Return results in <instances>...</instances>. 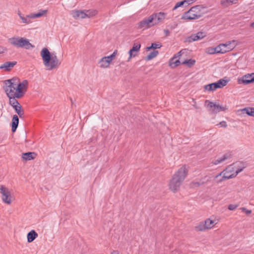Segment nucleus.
Returning <instances> with one entry per match:
<instances>
[{"label": "nucleus", "instance_id": "53", "mask_svg": "<svg viewBox=\"0 0 254 254\" xmlns=\"http://www.w3.org/2000/svg\"><path fill=\"white\" fill-rule=\"evenodd\" d=\"M181 52H182V51H180V52H179V53H178V54H178V57H180V56H181Z\"/></svg>", "mask_w": 254, "mask_h": 254}, {"label": "nucleus", "instance_id": "37", "mask_svg": "<svg viewBox=\"0 0 254 254\" xmlns=\"http://www.w3.org/2000/svg\"><path fill=\"white\" fill-rule=\"evenodd\" d=\"M204 224H205V226H206V229H211L215 225L214 221L210 220V219H207L205 221Z\"/></svg>", "mask_w": 254, "mask_h": 254}, {"label": "nucleus", "instance_id": "12", "mask_svg": "<svg viewBox=\"0 0 254 254\" xmlns=\"http://www.w3.org/2000/svg\"><path fill=\"white\" fill-rule=\"evenodd\" d=\"M234 167L236 169L235 173V176H237L239 173L242 172L244 168H245L247 164L246 162H237L233 164Z\"/></svg>", "mask_w": 254, "mask_h": 254}, {"label": "nucleus", "instance_id": "52", "mask_svg": "<svg viewBox=\"0 0 254 254\" xmlns=\"http://www.w3.org/2000/svg\"><path fill=\"white\" fill-rule=\"evenodd\" d=\"M111 254H120L119 252L117 251H114Z\"/></svg>", "mask_w": 254, "mask_h": 254}, {"label": "nucleus", "instance_id": "31", "mask_svg": "<svg viewBox=\"0 0 254 254\" xmlns=\"http://www.w3.org/2000/svg\"><path fill=\"white\" fill-rule=\"evenodd\" d=\"M176 58V57L174 56L173 58H172L169 64L170 65L172 68H175L177 67V66L181 64V62L179 60H176L175 61H174V60Z\"/></svg>", "mask_w": 254, "mask_h": 254}, {"label": "nucleus", "instance_id": "6", "mask_svg": "<svg viewBox=\"0 0 254 254\" xmlns=\"http://www.w3.org/2000/svg\"><path fill=\"white\" fill-rule=\"evenodd\" d=\"M205 105L207 106L209 111H210L211 113L212 114H216L220 111H225L227 109L226 107H222L219 105H216L213 102L207 100L205 101Z\"/></svg>", "mask_w": 254, "mask_h": 254}, {"label": "nucleus", "instance_id": "54", "mask_svg": "<svg viewBox=\"0 0 254 254\" xmlns=\"http://www.w3.org/2000/svg\"><path fill=\"white\" fill-rule=\"evenodd\" d=\"M251 26L252 27H254V22L251 23Z\"/></svg>", "mask_w": 254, "mask_h": 254}, {"label": "nucleus", "instance_id": "46", "mask_svg": "<svg viewBox=\"0 0 254 254\" xmlns=\"http://www.w3.org/2000/svg\"><path fill=\"white\" fill-rule=\"evenodd\" d=\"M241 209L243 212H245L247 215H249L252 213V210L247 209L245 207H242L241 208Z\"/></svg>", "mask_w": 254, "mask_h": 254}, {"label": "nucleus", "instance_id": "15", "mask_svg": "<svg viewBox=\"0 0 254 254\" xmlns=\"http://www.w3.org/2000/svg\"><path fill=\"white\" fill-rule=\"evenodd\" d=\"M232 156L233 155L231 152H228L224 154L221 158H219L215 160L213 162V164L215 165H218L227 159H230L232 158Z\"/></svg>", "mask_w": 254, "mask_h": 254}, {"label": "nucleus", "instance_id": "3", "mask_svg": "<svg viewBox=\"0 0 254 254\" xmlns=\"http://www.w3.org/2000/svg\"><path fill=\"white\" fill-rule=\"evenodd\" d=\"M203 13L201 11V6L199 5L192 7L187 12L184 13L182 19L194 20L201 17Z\"/></svg>", "mask_w": 254, "mask_h": 254}, {"label": "nucleus", "instance_id": "8", "mask_svg": "<svg viewBox=\"0 0 254 254\" xmlns=\"http://www.w3.org/2000/svg\"><path fill=\"white\" fill-rule=\"evenodd\" d=\"M153 17L149 16L147 18H145L137 23V27L139 29H147L154 26L152 20Z\"/></svg>", "mask_w": 254, "mask_h": 254}, {"label": "nucleus", "instance_id": "36", "mask_svg": "<svg viewBox=\"0 0 254 254\" xmlns=\"http://www.w3.org/2000/svg\"><path fill=\"white\" fill-rule=\"evenodd\" d=\"M158 54V51L154 50L146 57L145 60L147 61L151 60L155 57H156Z\"/></svg>", "mask_w": 254, "mask_h": 254}, {"label": "nucleus", "instance_id": "1", "mask_svg": "<svg viewBox=\"0 0 254 254\" xmlns=\"http://www.w3.org/2000/svg\"><path fill=\"white\" fill-rule=\"evenodd\" d=\"M188 170L185 166L180 168L173 175L170 181L169 189L174 192H177L186 177Z\"/></svg>", "mask_w": 254, "mask_h": 254}, {"label": "nucleus", "instance_id": "21", "mask_svg": "<svg viewBox=\"0 0 254 254\" xmlns=\"http://www.w3.org/2000/svg\"><path fill=\"white\" fill-rule=\"evenodd\" d=\"M20 79L17 77H13L11 79L5 80L4 84H9V86H16L20 83Z\"/></svg>", "mask_w": 254, "mask_h": 254}, {"label": "nucleus", "instance_id": "43", "mask_svg": "<svg viewBox=\"0 0 254 254\" xmlns=\"http://www.w3.org/2000/svg\"><path fill=\"white\" fill-rule=\"evenodd\" d=\"M117 54V50H115L110 56H107V59H109L111 62L115 59Z\"/></svg>", "mask_w": 254, "mask_h": 254}, {"label": "nucleus", "instance_id": "18", "mask_svg": "<svg viewBox=\"0 0 254 254\" xmlns=\"http://www.w3.org/2000/svg\"><path fill=\"white\" fill-rule=\"evenodd\" d=\"M19 124V118L17 115H14L13 116L12 122L11 123V131L13 133L15 132Z\"/></svg>", "mask_w": 254, "mask_h": 254}, {"label": "nucleus", "instance_id": "25", "mask_svg": "<svg viewBox=\"0 0 254 254\" xmlns=\"http://www.w3.org/2000/svg\"><path fill=\"white\" fill-rule=\"evenodd\" d=\"M111 62L109 59H107V57H104L102 58L99 62L100 67L102 68H107L109 67Z\"/></svg>", "mask_w": 254, "mask_h": 254}, {"label": "nucleus", "instance_id": "38", "mask_svg": "<svg viewBox=\"0 0 254 254\" xmlns=\"http://www.w3.org/2000/svg\"><path fill=\"white\" fill-rule=\"evenodd\" d=\"M195 63V60L192 59L186 60H185L182 64H186L188 66V67H191L192 65H193Z\"/></svg>", "mask_w": 254, "mask_h": 254}, {"label": "nucleus", "instance_id": "9", "mask_svg": "<svg viewBox=\"0 0 254 254\" xmlns=\"http://www.w3.org/2000/svg\"><path fill=\"white\" fill-rule=\"evenodd\" d=\"M166 13L162 12L154 13L151 15V17H153L152 20L154 25H156L159 22H162L165 18Z\"/></svg>", "mask_w": 254, "mask_h": 254}, {"label": "nucleus", "instance_id": "26", "mask_svg": "<svg viewBox=\"0 0 254 254\" xmlns=\"http://www.w3.org/2000/svg\"><path fill=\"white\" fill-rule=\"evenodd\" d=\"M242 114H247L248 116L254 117V108L246 107L241 110Z\"/></svg>", "mask_w": 254, "mask_h": 254}, {"label": "nucleus", "instance_id": "44", "mask_svg": "<svg viewBox=\"0 0 254 254\" xmlns=\"http://www.w3.org/2000/svg\"><path fill=\"white\" fill-rule=\"evenodd\" d=\"M208 53L210 54H217L215 48L213 47L208 48Z\"/></svg>", "mask_w": 254, "mask_h": 254}, {"label": "nucleus", "instance_id": "27", "mask_svg": "<svg viewBox=\"0 0 254 254\" xmlns=\"http://www.w3.org/2000/svg\"><path fill=\"white\" fill-rule=\"evenodd\" d=\"M238 0H221V4L224 7H227L233 4H236Z\"/></svg>", "mask_w": 254, "mask_h": 254}, {"label": "nucleus", "instance_id": "14", "mask_svg": "<svg viewBox=\"0 0 254 254\" xmlns=\"http://www.w3.org/2000/svg\"><path fill=\"white\" fill-rule=\"evenodd\" d=\"M71 14L72 17L75 19H77L79 18L81 19L85 18V11L82 10H73L71 11Z\"/></svg>", "mask_w": 254, "mask_h": 254}, {"label": "nucleus", "instance_id": "28", "mask_svg": "<svg viewBox=\"0 0 254 254\" xmlns=\"http://www.w3.org/2000/svg\"><path fill=\"white\" fill-rule=\"evenodd\" d=\"M13 109L20 118H24V111L22 110V106L20 104L18 106H14Z\"/></svg>", "mask_w": 254, "mask_h": 254}, {"label": "nucleus", "instance_id": "51", "mask_svg": "<svg viewBox=\"0 0 254 254\" xmlns=\"http://www.w3.org/2000/svg\"><path fill=\"white\" fill-rule=\"evenodd\" d=\"M252 75V80H251V81H252V83H254V73L251 74Z\"/></svg>", "mask_w": 254, "mask_h": 254}, {"label": "nucleus", "instance_id": "33", "mask_svg": "<svg viewBox=\"0 0 254 254\" xmlns=\"http://www.w3.org/2000/svg\"><path fill=\"white\" fill-rule=\"evenodd\" d=\"M228 81L224 79H220L216 82L217 88H221L226 86Z\"/></svg>", "mask_w": 254, "mask_h": 254}, {"label": "nucleus", "instance_id": "17", "mask_svg": "<svg viewBox=\"0 0 254 254\" xmlns=\"http://www.w3.org/2000/svg\"><path fill=\"white\" fill-rule=\"evenodd\" d=\"M236 41L233 40L231 41H228L225 43H223L224 46H223V49L226 50V53L232 50L236 46Z\"/></svg>", "mask_w": 254, "mask_h": 254}, {"label": "nucleus", "instance_id": "30", "mask_svg": "<svg viewBox=\"0 0 254 254\" xmlns=\"http://www.w3.org/2000/svg\"><path fill=\"white\" fill-rule=\"evenodd\" d=\"M204 89L209 91H214L218 89L216 82L208 84L204 86Z\"/></svg>", "mask_w": 254, "mask_h": 254}, {"label": "nucleus", "instance_id": "20", "mask_svg": "<svg viewBox=\"0 0 254 254\" xmlns=\"http://www.w3.org/2000/svg\"><path fill=\"white\" fill-rule=\"evenodd\" d=\"M3 89L7 96L13 95L16 91V88L15 86H9V84H5L3 86Z\"/></svg>", "mask_w": 254, "mask_h": 254}, {"label": "nucleus", "instance_id": "34", "mask_svg": "<svg viewBox=\"0 0 254 254\" xmlns=\"http://www.w3.org/2000/svg\"><path fill=\"white\" fill-rule=\"evenodd\" d=\"M192 0H184L179 2H178L175 6L174 7L173 10H175L177 8H178L179 7H181L183 5H184L185 3L187 4L188 5L189 4V2L191 1Z\"/></svg>", "mask_w": 254, "mask_h": 254}, {"label": "nucleus", "instance_id": "16", "mask_svg": "<svg viewBox=\"0 0 254 254\" xmlns=\"http://www.w3.org/2000/svg\"><path fill=\"white\" fill-rule=\"evenodd\" d=\"M37 156V153L34 152H27L22 153V158L23 160L28 161L34 159Z\"/></svg>", "mask_w": 254, "mask_h": 254}, {"label": "nucleus", "instance_id": "35", "mask_svg": "<svg viewBox=\"0 0 254 254\" xmlns=\"http://www.w3.org/2000/svg\"><path fill=\"white\" fill-rule=\"evenodd\" d=\"M206 227L204 222H201L198 225L195 226L194 229L196 231H203L206 230Z\"/></svg>", "mask_w": 254, "mask_h": 254}, {"label": "nucleus", "instance_id": "22", "mask_svg": "<svg viewBox=\"0 0 254 254\" xmlns=\"http://www.w3.org/2000/svg\"><path fill=\"white\" fill-rule=\"evenodd\" d=\"M9 98V104L13 108L14 106L19 105L20 103L18 102L16 99H20L22 97H17L15 96V94H13V95L7 96Z\"/></svg>", "mask_w": 254, "mask_h": 254}, {"label": "nucleus", "instance_id": "48", "mask_svg": "<svg viewBox=\"0 0 254 254\" xmlns=\"http://www.w3.org/2000/svg\"><path fill=\"white\" fill-rule=\"evenodd\" d=\"M219 125H220L221 127H227V123L225 121H222L220 122Z\"/></svg>", "mask_w": 254, "mask_h": 254}, {"label": "nucleus", "instance_id": "47", "mask_svg": "<svg viewBox=\"0 0 254 254\" xmlns=\"http://www.w3.org/2000/svg\"><path fill=\"white\" fill-rule=\"evenodd\" d=\"M238 207L237 205H234V204H230L228 206V209L230 210H235Z\"/></svg>", "mask_w": 254, "mask_h": 254}, {"label": "nucleus", "instance_id": "4", "mask_svg": "<svg viewBox=\"0 0 254 254\" xmlns=\"http://www.w3.org/2000/svg\"><path fill=\"white\" fill-rule=\"evenodd\" d=\"M9 42L16 48H24L26 49L33 48L34 46L27 39L22 37H12L8 39Z\"/></svg>", "mask_w": 254, "mask_h": 254}, {"label": "nucleus", "instance_id": "19", "mask_svg": "<svg viewBox=\"0 0 254 254\" xmlns=\"http://www.w3.org/2000/svg\"><path fill=\"white\" fill-rule=\"evenodd\" d=\"M252 75L250 74H246L243 76L242 78L239 79V83H243L245 85H247L252 83Z\"/></svg>", "mask_w": 254, "mask_h": 254}, {"label": "nucleus", "instance_id": "13", "mask_svg": "<svg viewBox=\"0 0 254 254\" xmlns=\"http://www.w3.org/2000/svg\"><path fill=\"white\" fill-rule=\"evenodd\" d=\"M17 64V62H6L0 66V69H4L5 71H9Z\"/></svg>", "mask_w": 254, "mask_h": 254}, {"label": "nucleus", "instance_id": "45", "mask_svg": "<svg viewBox=\"0 0 254 254\" xmlns=\"http://www.w3.org/2000/svg\"><path fill=\"white\" fill-rule=\"evenodd\" d=\"M236 176H235V173L233 174H231L229 176H226V175H224L223 176V178L224 179V180H228V179H231V178H233L235 177H236Z\"/></svg>", "mask_w": 254, "mask_h": 254}, {"label": "nucleus", "instance_id": "50", "mask_svg": "<svg viewBox=\"0 0 254 254\" xmlns=\"http://www.w3.org/2000/svg\"><path fill=\"white\" fill-rule=\"evenodd\" d=\"M164 32L165 34V36L166 37H168L170 35V31L168 30V29H164Z\"/></svg>", "mask_w": 254, "mask_h": 254}, {"label": "nucleus", "instance_id": "5", "mask_svg": "<svg viewBox=\"0 0 254 254\" xmlns=\"http://www.w3.org/2000/svg\"><path fill=\"white\" fill-rule=\"evenodd\" d=\"M28 85V82L27 80H24L22 82H20L15 88V96L17 97H22L27 91Z\"/></svg>", "mask_w": 254, "mask_h": 254}, {"label": "nucleus", "instance_id": "2", "mask_svg": "<svg viewBox=\"0 0 254 254\" xmlns=\"http://www.w3.org/2000/svg\"><path fill=\"white\" fill-rule=\"evenodd\" d=\"M41 56L44 65L48 67L49 69L55 68L61 64V62H59L56 54L50 53L46 48H44L42 50Z\"/></svg>", "mask_w": 254, "mask_h": 254}, {"label": "nucleus", "instance_id": "32", "mask_svg": "<svg viewBox=\"0 0 254 254\" xmlns=\"http://www.w3.org/2000/svg\"><path fill=\"white\" fill-rule=\"evenodd\" d=\"M86 18H90L93 16H95L97 14V11L96 10L89 9V10H84Z\"/></svg>", "mask_w": 254, "mask_h": 254}, {"label": "nucleus", "instance_id": "55", "mask_svg": "<svg viewBox=\"0 0 254 254\" xmlns=\"http://www.w3.org/2000/svg\"><path fill=\"white\" fill-rule=\"evenodd\" d=\"M70 101H71V102L72 103V99H70Z\"/></svg>", "mask_w": 254, "mask_h": 254}, {"label": "nucleus", "instance_id": "7", "mask_svg": "<svg viewBox=\"0 0 254 254\" xmlns=\"http://www.w3.org/2000/svg\"><path fill=\"white\" fill-rule=\"evenodd\" d=\"M0 192L2 194V201L6 204H10L12 202V197L10 194V192L9 191L8 189L4 186L1 185L0 188Z\"/></svg>", "mask_w": 254, "mask_h": 254}, {"label": "nucleus", "instance_id": "23", "mask_svg": "<svg viewBox=\"0 0 254 254\" xmlns=\"http://www.w3.org/2000/svg\"><path fill=\"white\" fill-rule=\"evenodd\" d=\"M37 233L34 230L30 231L27 235V242L28 243L32 242L37 237Z\"/></svg>", "mask_w": 254, "mask_h": 254}, {"label": "nucleus", "instance_id": "29", "mask_svg": "<svg viewBox=\"0 0 254 254\" xmlns=\"http://www.w3.org/2000/svg\"><path fill=\"white\" fill-rule=\"evenodd\" d=\"M210 177H208L207 176H205L202 179L200 180L199 182H197L194 183V184L197 186L199 187L201 185H204V184L209 182L210 181Z\"/></svg>", "mask_w": 254, "mask_h": 254}, {"label": "nucleus", "instance_id": "49", "mask_svg": "<svg viewBox=\"0 0 254 254\" xmlns=\"http://www.w3.org/2000/svg\"><path fill=\"white\" fill-rule=\"evenodd\" d=\"M7 48L2 46H0V54L3 53L7 51Z\"/></svg>", "mask_w": 254, "mask_h": 254}, {"label": "nucleus", "instance_id": "42", "mask_svg": "<svg viewBox=\"0 0 254 254\" xmlns=\"http://www.w3.org/2000/svg\"><path fill=\"white\" fill-rule=\"evenodd\" d=\"M18 14L19 16L21 19L22 20V22L23 23H29L30 20H28L26 18L23 16L22 15V14L21 13V12L19 11H18Z\"/></svg>", "mask_w": 254, "mask_h": 254}, {"label": "nucleus", "instance_id": "40", "mask_svg": "<svg viewBox=\"0 0 254 254\" xmlns=\"http://www.w3.org/2000/svg\"><path fill=\"white\" fill-rule=\"evenodd\" d=\"M223 46H224L223 44H220L218 46L215 47L217 54H224L226 53V50L223 49Z\"/></svg>", "mask_w": 254, "mask_h": 254}, {"label": "nucleus", "instance_id": "10", "mask_svg": "<svg viewBox=\"0 0 254 254\" xmlns=\"http://www.w3.org/2000/svg\"><path fill=\"white\" fill-rule=\"evenodd\" d=\"M141 47V44L139 43H134L132 47L130 49L128 52L129 57L128 61L131 58L135 57L137 55V53L139 51Z\"/></svg>", "mask_w": 254, "mask_h": 254}, {"label": "nucleus", "instance_id": "24", "mask_svg": "<svg viewBox=\"0 0 254 254\" xmlns=\"http://www.w3.org/2000/svg\"><path fill=\"white\" fill-rule=\"evenodd\" d=\"M48 10H40L37 13H31L30 14L27 15V17L31 18H36L40 17L43 16L44 14H46Z\"/></svg>", "mask_w": 254, "mask_h": 254}, {"label": "nucleus", "instance_id": "39", "mask_svg": "<svg viewBox=\"0 0 254 254\" xmlns=\"http://www.w3.org/2000/svg\"><path fill=\"white\" fill-rule=\"evenodd\" d=\"M161 47H162V45L161 44H157L155 43H153L151 44L150 46L147 47L146 48V51H148L152 49H159Z\"/></svg>", "mask_w": 254, "mask_h": 254}, {"label": "nucleus", "instance_id": "11", "mask_svg": "<svg viewBox=\"0 0 254 254\" xmlns=\"http://www.w3.org/2000/svg\"><path fill=\"white\" fill-rule=\"evenodd\" d=\"M206 36V33L204 32H198L196 34H192L188 37V42H191L202 39Z\"/></svg>", "mask_w": 254, "mask_h": 254}, {"label": "nucleus", "instance_id": "41", "mask_svg": "<svg viewBox=\"0 0 254 254\" xmlns=\"http://www.w3.org/2000/svg\"><path fill=\"white\" fill-rule=\"evenodd\" d=\"M222 172L219 173L217 175L215 176L214 178V180L216 184H219L224 181L223 176H221Z\"/></svg>", "mask_w": 254, "mask_h": 254}]
</instances>
